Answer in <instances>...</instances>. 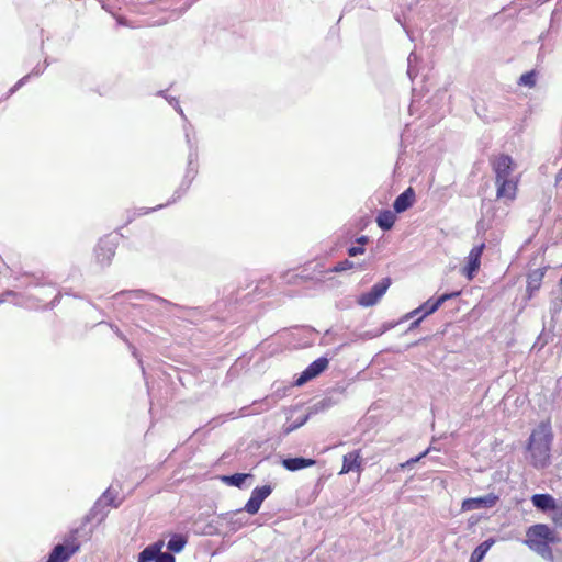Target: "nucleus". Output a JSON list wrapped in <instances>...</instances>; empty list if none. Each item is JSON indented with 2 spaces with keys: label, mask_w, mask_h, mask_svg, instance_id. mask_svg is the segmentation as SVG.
Here are the masks:
<instances>
[{
  "label": "nucleus",
  "mask_w": 562,
  "mask_h": 562,
  "mask_svg": "<svg viewBox=\"0 0 562 562\" xmlns=\"http://www.w3.org/2000/svg\"><path fill=\"white\" fill-rule=\"evenodd\" d=\"M553 439L550 420L541 422L536 429L532 430L527 450L530 453L531 464L537 469L546 468L550 462L551 443Z\"/></svg>",
  "instance_id": "1"
},
{
  "label": "nucleus",
  "mask_w": 562,
  "mask_h": 562,
  "mask_svg": "<svg viewBox=\"0 0 562 562\" xmlns=\"http://www.w3.org/2000/svg\"><path fill=\"white\" fill-rule=\"evenodd\" d=\"M560 541L558 532L546 524H536L526 530L525 544L546 559H552L551 546Z\"/></svg>",
  "instance_id": "2"
},
{
  "label": "nucleus",
  "mask_w": 562,
  "mask_h": 562,
  "mask_svg": "<svg viewBox=\"0 0 562 562\" xmlns=\"http://www.w3.org/2000/svg\"><path fill=\"white\" fill-rule=\"evenodd\" d=\"M490 166L494 172L495 181L520 177V175H514L517 164L508 154L502 153L491 156Z\"/></svg>",
  "instance_id": "3"
},
{
  "label": "nucleus",
  "mask_w": 562,
  "mask_h": 562,
  "mask_svg": "<svg viewBox=\"0 0 562 562\" xmlns=\"http://www.w3.org/2000/svg\"><path fill=\"white\" fill-rule=\"evenodd\" d=\"M80 549V544L74 537L64 543L54 547L46 562H68V560Z\"/></svg>",
  "instance_id": "4"
},
{
  "label": "nucleus",
  "mask_w": 562,
  "mask_h": 562,
  "mask_svg": "<svg viewBox=\"0 0 562 562\" xmlns=\"http://www.w3.org/2000/svg\"><path fill=\"white\" fill-rule=\"evenodd\" d=\"M164 541H157L146 547L139 554L137 562H176L171 553L161 552Z\"/></svg>",
  "instance_id": "5"
},
{
  "label": "nucleus",
  "mask_w": 562,
  "mask_h": 562,
  "mask_svg": "<svg viewBox=\"0 0 562 562\" xmlns=\"http://www.w3.org/2000/svg\"><path fill=\"white\" fill-rule=\"evenodd\" d=\"M390 285L391 279L384 278L382 281L374 284L370 291L359 295L357 299V303L363 307H370L375 305L380 301V299L385 294Z\"/></svg>",
  "instance_id": "6"
},
{
  "label": "nucleus",
  "mask_w": 562,
  "mask_h": 562,
  "mask_svg": "<svg viewBox=\"0 0 562 562\" xmlns=\"http://www.w3.org/2000/svg\"><path fill=\"white\" fill-rule=\"evenodd\" d=\"M520 177L495 181L496 198L505 202L516 200L519 190Z\"/></svg>",
  "instance_id": "7"
},
{
  "label": "nucleus",
  "mask_w": 562,
  "mask_h": 562,
  "mask_svg": "<svg viewBox=\"0 0 562 562\" xmlns=\"http://www.w3.org/2000/svg\"><path fill=\"white\" fill-rule=\"evenodd\" d=\"M117 247V237L113 235H105L104 237L100 238L97 248H95V255L98 260L101 263H109L111 259L115 255V250Z\"/></svg>",
  "instance_id": "8"
},
{
  "label": "nucleus",
  "mask_w": 562,
  "mask_h": 562,
  "mask_svg": "<svg viewBox=\"0 0 562 562\" xmlns=\"http://www.w3.org/2000/svg\"><path fill=\"white\" fill-rule=\"evenodd\" d=\"M485 249V244L482 243L477 246H474L467 258V265L462 268L463 276L467 277L468 280H473L477 271L481 267V257Z\"/></svg>",
  "instance_id": "9"
},
{
  "label": "nucleus",
  "mask_w": 562,
  "mask_h": 562,
  "mask_svg": "<svg viewBox=\"0 0 562 562\" xmlns=\"http://www.w3.org/2000/svg\"><path fill=\"white\" fill-rule=\"evenodd\" d=\"M459 295V292L442 294L438 299H429L425 303H423L418 308L414 310L411 315L415 316L420 314L419 318L416 321L418 324L424 317L435 313L447 300Z\"/></svg>",
  "instance_id": "10"
},
{
  "label": "nucleus",
  "mask_w": 562,
  "mask_h": 562,
  "mask_svg": "<svg viewBox=\"0 0 562 562\" xmlns=\"http://www.w3.org/2000/svg\"><path fill=\"white\" fill-rule=\"evenodd\" d=\"M549 269V266H544L535 270H531L527 273L526 280V295L527 299H532L536 292H538L544 279V276Z\"/></svg>",
  "instance_id": "11"
},
{
  "label": "nucleus",
  "mask_w": 562,
  "mask_h": 562,
  "mask_svg": "<svg viewBox=\"0 0 562 562\" xmlns=\"http://www.w3.org/2000/svg\"><path fill=\"white\" fill-rule=\"evenodd\" d=\"M329 361L325 357H321L314 360L308 367L301 373L297 378L295 384L303 385L307 381L318 376L322 372H324L328 368Z\"/></svg>",
  "instance_id": "12"
},
{
  "label": "nucleus",
  "mask_w": 562,
  "mask_h": 562,
  "mask_svg": "<svg viewBox=\"0 0 562 562\" xmlns=\"http://www.w3.org/2000/svg\"><path fill=\"white\" fill-rule=\"evenodd\" d=\"M497 501L498 497L494 494L467 498L462 502L461 508L463 512H470L479 508H490L493 507Z\"/></svg>",
  "instance_id": "13"
},
{
  "label": "nucleus",
  "mask_w": 562,
  "mask_h": 562,
  "mask_svg": "<svg viewBox=\"0 0 562 562\" xmlns=\"http://www.w3.org/2000/svg\"><path fill=\"white\" fill-rule=\"evenodd\" d=\"M362 456L361 450H353L351 452H348L342 458V465L339 471V474H347L351 471H362Z\"/></svg>",
  "instance_id": "14"
},
{
  "label": "nucleus",
  "mask_w": 562,
  "mask_h": 562,
  "mask_svg": "<svg viewBox=\"0 0 562 562\" xmlns=\"http://www.w3.org/2000/svg\"><path fill=\"white\" fill-rule=\"evenodd\" d=\"M415 202V191L412 187L407 188L394 201L393 207L396 213H402L408 210Z\"/></svg>",
  "instance_id": "15"
},
{
  "label": "nucleus",
  "mask_w": 562,
  "mask_h": 562,
  "mask_svg": "<svg viewBox=\"0 0 562 562\" xmlns=\"http://www.w3.org/2000/svg\"><path fill=\"white\" fill-rule=\"evenodd\" d=\"M533 506L541 512H551L557 507L555 498L550 494H533L531 496Z\"/></svg>",
  "instance_id": "16"
},
{
  "label": "nucleus",
  "mask_w": 562,
  "mask_h": 562,
  "mask_svg": "<svg viewBox=\"0 0 562 562\" xmlns=\"http://www.w3.org/2000/svg\"><path fill=\"white\" fill-rule=\"evenodd\" d=\"M281 463L288 471L294 472L304 468L313 467L316 461L314 459L296 457L283 459Z\"/></svg>",
  "instance_id": "17"
},
{
  "label": "nucleus",
  "mask_w": 562,
  "mask_h": 562,
  "mask_svg": "<svg viewBox=\"0 0 562 562\" xmlns=\"http://www.w3.org/2000/svg\"><path fill=\"white\" fill-rule=\"evenodd\" d=\"M396 221V215L390 210L381 211L376 217V224L383 231L391 229Z\"/></svg>",
  "instance_id": "18"
},
{
  "label": "nucleus",
  "mask_w": 562,
  "mask_h": 562,
  "mask_svg": "<svg viewBox=\"0 0 562 562\" xmlns=\"http://www.w3.org/2000/svg\"><path fill=\"white\" fill-rule=\"evenodd\" d=\"M493 543L494 541L490 539L479 544L472 552L470 562H481Z\"/></svg>",
  "instance_id": "19"
},
{
  "label": "nucleus",
  "mask_w": 562,
  "mask_h": 562,
  "mask_svg": "<svg viewBox=\"0 0 562 562\" xmlns=\"http://www.w3.org/2000/svg\"><path fill=\"white\" fill-rule=\"evenodd\" d=\"M187 543V539L181 535H173L167 543V548L172 552H180Z\"/></svg>",
  "instance_id": "20"
},
{
  "label": "nucleus",
  "mask_w": 562,
  "mask_h": 562,
  "mask_svg": "<svg viewBox=\"0 0 562 562\" xmlns=\"http://www.w3.org/2000/svg\"><path fill=\"white\" fill-rule=\"evenodd\" d=\"M272 488L270 485L258 486L254 488L251 496H254L259 503L262 502L271 494Z\"/></svg>",
  "instance_id": "21"
},
{
  "label": "nucleus",
  "mask_w": 562,
  "mask_h": 562,
  "mask_svg": "<svg viewBox=\"0 0 562 562\" xmlns=\"http://www.w3.org/2000/svg\"><path fill=\"white\" fill-rule=\"evenodd\" d=\"M536 70H530L528 72H525L520 76L518 80L519 86H525L529 88H533L536 86Z\"/></svg>",
  "instance_id": "22"
},
{
  "label": "nucleus",
  "mask_w": 562,
  "mask_h": 562,
  "mask_svg": "<svg viewBox=\"0 0 562 562\" xmlns=\"http://www.w3.org/2000/svg\"><path fill=\"white\" fill-rule=\"evenodd\" d=\"M248 476V474H243V473H236L234 475H231V476H223L222 477V481L224 483H228L231 485H234V486H237V487H240L241 484L245 482L246 477Z\"/></svg>",
  "instance_id": "23"
},
{
  "label": "nucleus",
  "mask_w": 562,
  "mask_h": 562,
  "mask_svg": "<svg viewBox=\"0 0 562 562\" xmlns=\"http://www.w3.org/2000/svg\"><path fill=\"white\" fill-rule=\"evenodd\" d=\"M260 506L261 503H259L254 496H250V498L245 505V510L250 515H255L260 509Z\"/></svg>",
  "instance_id": "24"
},
{
  "label": "nucleus",
  "mask_w": 562,
  "mask_h": 562,
  "mask_svg": "<svg viewBox=\"0 0 562 562\" xmlns=\"http://www.w3.org/2000/svg\"><path fill=\"white\" fill-rule=\"evenodd\" d=\"M552 514H551V520L552 522L559 527V528H562V506H559L557 504V507L555 509H552L551 510Z\"/></svg>",
  "instance_id": "25"
},
{
  "label": "nucleus",
  "mask_w": 562,
  "mask_h": 562,
  "mask_svg": "<svg viewBox=\"0 0 562 562\" xmlns=\"http://www.w3.org/2000/svg\"><path fill=\"white\" fill-rule=\"evenodd\" d=\"M355 267V263L348 259H345L340 262H338L334 268L333 271L335 272H342L349 269H352Z\"/></svg>",
  "instance_id": "26"
},
{
  "label": "nucleus",
  "mask_w": 562,
  "mask_h": 562,
  "mask_svg": "<svg viewBox=\"0 0 562 562\" xmlns=\"http://www.w3.org/2000/svg\"><path fill=\"white\" fill-rule=\"evenodd\" d=\"M363 252H364V248L362 246H359V247L352 246L348 249V255L350 257L362 255Z\"/></svg>",
  "instance_id": "27"
},
{
  "label": "nucleus",
  "mask_w": 562,
  "mask_h": 562,
  "mask_svg": "<svg viewBox=\"0 0 562 562\" xmlns=\"http://www.w3.org/2000/svg\"><path fill=\"white\" fill-rule=\"evenodd\" d=\"M428 450L424 451L423 453H420L418 457L416 458H412L409 459L408 461H406L405 463H402L401 464V468H405L406 465L408 464H413V463H416L418 462L423 457H425L427 454Z\"/></svg>",
  "instance_id": "28"
},
{
  "label": "nucleus",
  "mask_w": 562,
  "mask_h": 562,
  "mask_svg": "<svg viewBox=\"0 0 562 562\" xmlns=\"http://www.w3.org/2000/svg\"><path fill=\"white\" fill-rule=\"evenodd\" d=\"M357 241H358L359 244L364 245V244H367V243H368V237H367V236H361V237H359V238L357 239Z\"/></svg>",
  "instance_id": "29"
},
{
  "label": "nucleus",
  "mask_w": 562,
  "mask_h": 562,
  "mask_svg": "<svg viewBox=\"0 0 562 562\" xmlns=\"http://www.w3.org/2000/svg\"><path fill=\"white\" fill-rule=\"evenodd\" d=\"M27 78H29V76H25V77H23L22 79H20V80L18 81V83L15 85V88H18V87L22 86V85L24 83V81H25V80H27Z\"/></svg>",
  "instance_id": "30"
}]
</instances>
